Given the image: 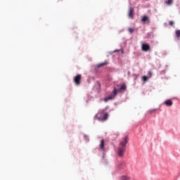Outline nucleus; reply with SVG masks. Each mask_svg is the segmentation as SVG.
I'll return each instance as SVG.
<instances>
[{
    "mask_svg": "<svg viewBox=\"0 0 180 180\" xmlns=\"http://www.w3.org/2000/svg\"><path fill=\"white\" fill-rule=\"evenodd\" d=\"M119 51H121L122 54H123L124 53V51H123V49H116L113 51H110L109 52V54H113V53H117Z\"/></svg>",
    "mask_w": 180,
    "mask_h": 180,
    "instance_id": "1a4fd4ad",
    "label": "nucleus"
},
{
    "mask_svg": "<svg viewBox=\"0 0 180 180\" xmlns=\"http://www.w3.org/2000/svg\"><path fill=\"white\" fill-rule=\"evenodd\" d=\"M129 17L133 18V8L130 7L129 11Z\"/></svg>",
    "mask_w": 180,
    "mask_h": 180,
    "instance_id": "9b49d317",
    "label": "nucleus"
},
{
    "mask_svg": "<svg viewBox=\"0 0 180 180\" xmlns=\"http://www.w3.org/2000/svg\"><path fill=\"white\" fill-rule=\"evenodd\" d=\"M150 79V77L148 76H143L142 77V81L143 82H147V81H148Z\"/></svg>",
    "mask_w": 180,
    "mask_h": 180,
    "instance_id": "ddd939ff",
    "label": "nucleus"
},
{
    "mask_svg": "<svg viewBox=\"0 0 180 180\" xmlns=\"http://www.w3.org/2000/svg\"><path fill=\"white\" fill-rule=\"evenodd\" d=\"M141 20L143 23H147L148 22V16H143Z\"/></svg>",
    "mask_w": 180,
    "mask_h": 180,
    "instance_id": "f8f14e48",
    "label": "nucleus"
},
{
    "mask_svg": "<svg viewBox=\"0 0 180 180\" xmlns=\"http://www.w3.org/2000/svg\"><path fill=\"white\" fill-rule=\"evenodd\" d=\"M73 81H74L75 85H79V84H81V75H76L74 77Z\"/></svg>",
    "mask_w": 180,
    "mask_h": 180,
    "instance_id": "7ed1b4c3",
    "label": "nucleus"
},
{
    "mask_svg": "<svg viewBox=\"0 0 180 180\" xmlns=\"http://www.w3.org/2000/svg\"><path fill=\"white\" fill-rule=\"evenodd\" d=\"M124 151H126V148L120 147L117 148V154L119 157H123Z\"/></svg>",
    "mask_w": 180,
    "mask_h": 180,
    "instance_id": "20e7f679",
    "label": "nucleus"
},
{
    "mask_svg": "<svg viewBox=\"0 0 180 180\" xmlns=\"http://www.w3.org/2000/svg\"><path fill=\"white\" fill-rule=\"evenodd\" d=\"M107 63L104 62V63H101L100 64H98L96 65L97 68H101V67H104V65H106Z\"/></svg>",
    "mask_w": 180,
    "mask_h": 180,
    "instance_id": "4468645a",
    "label": "nucleus"
},
{
    "mask_svg": "<svg viewBox=\"0 0 180 180\" xmlns=\"http://www.w3.org/2000/svg\"><path fill=\"white\" fill-rule=\"evenodd\" d=\"M169 25H171V26H172L173 25H174V21H169Z\"/></svg>",
    "mask_w": 180,
    "mask_h": 180,
    "instance_id": "6ab92c4d",
    "label": "nucleus"
},
{
    "mask_svg": "<svg viewBox=\"0 0 180 180\" xmlns=\"http://www.w3.org/2000/svg\"><path fill=\"white\" fill-rule=\"evenodd\" d=\"M124 90H126L125 85H122L119 89L115 88L110 96L104 98L103 99L104 102H109V101H113V99H115V98L117 96V94H119V92H122V91H124Z\"/></svg>",
    "mask_w": 180,
    "mask_h": 180,
    "instance_id": "f257e3e1",
    "label": "nucleus"
},
{
    "mask_svg": "<svg viewBox=\"0 0 180 180\" xmlns=\"http://www.w3.org/2000/svg\"><path fill=\"white\" fill-rule=\"evenodd\" d=\"M165 3L167 4V5H172L173 1L172 0H167V1H165Z\"/></svg>",
    "mask_w": 180,
    "mask_h": 180,
    "instance_id": "2eb2a0df",
    "label": "nucleus"
},
{
    "mask_svg": "<svg viewBox=\"0 0 180 180\" xmlns=\"http://www.w3.org/2000/svg\"><path fill=\"white\" fill-rule=\"evenodd\" d=\"M129 33H133L134 32V30H133L132 28H129Z\"/></svg>",
    "mask_w": 180,
    "mask_h": 180,
    "instance_id": "a211bd4d",
    "label": "nucleus"
},
{
    "mask_svg": "<svg viewBox=\"0 0 180 180\" xmlns=\"http://www.w3.org/2000/svg\"><path fill=\"white\" fill-rule=\"evenodd\" d=\"M122 180H130V178L129 177H127L126 176H123L122 177Z\"/></svg>",
    "mask_w": 180,
    "mask_h": 180,
    "instance_id": "f3484780",
    "label": "nucleus"
},
{
    "mask_svg": "<svg viewBox=\"0 0 180 180\" xmlns=\"http://www.w3.org/2000/svg\"><path fill=\"white\" fill-rule=\"evenodd\" d=\"M129 142V139H127V136L123 139V140L120 142V146L122 147V148H124L126 147V144Z\"/></svg>",
    "mask_w": 180,
    "mask_h": 180,
    "instance_id": "39448f33",
    "label": "nucleus"
},
{
    "mask_svg": "<svg viewBox=\"0 0 180 180\" xmlns=\"http://www.w3.org/2000/svg\"><path fill=\"white\" fill-rule=\"evenodd\" d=\"M83 139L86 143H89V135L84 134Z\"/></svg>",
    "mask_w": 180,
    "mask_h": 180,
    "instance_id": "6e6552de",
    "label": "nucleus"
},
{
    "mask_svg": "<svg viewBox=\"0 0 180 180\" xmlns=\"http://www.w3.org/2000/svg\"><path fill=\"white\" fill-rule=\"evenodd\" d=\"M108 108V107H105L103 110H100L94 117L95 119H97V120H99L100 122H106L109 117V113L106 112Z\"/></svg>",
    "mask_w": 180,
    "mask_h": 180,
    "instance_id": "f03ea898",
    "label": "nucleus"
},
{
    "mask_svg": "<svg viewBox=\"0 0 180 180\" xmlns=\"http://www.w3.org/2000/svg\"><path fill=\"white\" fill-rule=\"evenodd\" d=\"M165 104L166 105V106H172V101L167 100L165 101Z\"/></svg>",
    "mask_w": 180,
    "mask_h": 180,
    "instance_id": "9d476101",
    "label": "nucleus"
},
{
    "mask_svg": "<svg viewBox=\"0 0 180 180\" xmlns=\"http://www.w3.org/2000/svg\"><path fill=\"white\" fill-rule=\"evenodd\" d=\"M143 51H148L150 50V45L148 44H142Z\"/></svg>",
    "mask_w": 180,
    "mask_h": 180,
    "instance_id": "423d86ee",
    "label": "nucleus"
},
{
    "mask_svg": "<svg viewBox=\"0 0 180 180\" xmlns=\"http://www.w3.org/2000/svg\"><path fill=\"white\" fill-rule=\"evenodd\" d=\"M150 112H155V110H151Z\"/></svg>",
    "mask_w": 180,
    "mask_h": 180,
    "instance_id": "aec40b11",
    "label": "nucleus"
},
{
    "mask_svg": "<svg viewBox=\"0 0 180 180\" xmlns=\"http://www.w3.org/2000/svg\"><path fill=\"white\" fill-rule=\"evenodd\" d=\"M176 36L178 38L180 37V30H179L176 31Z\"/></svg>",
    "mask_w": 180,
    "mask_h": 180,
    "instance_id": "dca6fc26",
    "label": "nucleus"
},
{
    "mask_svg": "<svg viewBox=\"0 0 180 180\" xmlns=\"http://www.w3.org/2000/svg\"><path fill=\"white\" fill-rule=\"evenodd\" d=\"M100 150H101V151H105V140L102 139L100 142Z\"/></svg>",
    "mask_w": 180,
    "mask_h": 180,
    "instance_id": "0eeeda50",
    "label": "nucleus"
}]
</instances>
